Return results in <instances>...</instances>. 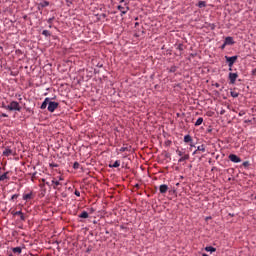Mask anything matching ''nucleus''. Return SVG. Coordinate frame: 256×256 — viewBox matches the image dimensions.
I'll return each instance as SVG.
<instances>
[{"label":"nucleus","instance_id":"nucleus-18","mask_svg":"<svg viewBox=\"0 0 256 256\" xmlns=\"http://www.w3.org/2000/svg\"><path fill=\"white\" fill-rule=\"evenodd\" d=\"M205 251H207L209 253H215V251H217V249L215 247H212V246H207L205 248Z\"/></svg>","mask_w":256,"mask_h":256},{"label":"nucleus","instance_id":"nucleus-40","mask_svg":"<svg viewBox=\"0 0 256 256\" xmlns=\"http://www.w3.org/2000/svg\"><path fill=\"white\" fill-rule=\"evenodd\" d=\"M227 45L228 44H225V42H224V44L221 46V49H223L224 47H227Z\"/></svg>","mask_w":256,"mask_h":256},{"label":"nucleus","instance_id":"nucleus-12","mask_svg":"<svg viewBox=\"0 0 256 256\" xmlns=\"http://www.w3.org/2000/svg\"><path fill=\"white\" fill-rule=\"evenodd\" d=\"M185 161H189V154H184V156L180 157L178 163H183Z\"/></svg>","mask_w":256,"mask_h":256},{"label":"nucleus","instance_id":"nucleus-47","mask_svg":"<svg viewBox=\"0 0 256 256\" xmlns=\"http://www.w3.org/2000/svg\"><path fill=\"white\" fill-rule=\"evenodd\" d=\"M42 183H45V179H42Z\"/></svg>","mask_w":256,"mask_h":256},{"label":"nucleus","instance_id":"nucleus-11","mask_svg":"<svg viewBox=\"0 0 256 256\" xmlns=\"http://www.w3.org/2000/svg\"><path fill=\"white\" fill-rule=\"evenodd\" d=\"M3 155L5 157H9L10 155H13V150L9 149V148H5L3 151Z\"/></svg>","mask_w":256,"mask_h":256},{"label":"nucleus","instance_id":"nucleus-36","mask_svg":"<svg viewBox=\"0 0 256 256\" xmlns=\"http://www.w3.org/2000/svg\"><path fill=\"white\" fill-rule=\"evenodd\" d=\"M54 19H55L54 17L49 18V19L47 20V23H49V24L51 25V23H53V20H54Z\"/></svg>","mask_w":256,"mask_h":256},{"label":"nucleus","instance_id":"nucleus-6","mask_svg":"<svg viewBox=\"0 0 256 256\" xmlns=\"http://www.w3.org/2000/svg\"><path fill=\"white\" fill-rule=\"evenodd\" d=\"M228 159H230L232 161V163H241V159L239 158V156H237L235 154H230L228 156Z\"/></svg>","mask_w":256,"mask_h":256},{"label":"nucleus","instance_id":"nucleus-30","mask_svg":"<svg viewBox=\"0 0 256 256\" xmlns=\"http://www.w3.org/2000/svg\"><path fill=\"white\" fill-rule=\"evenodd\" d=\"M18 198H19V194H14L11 197V201H15V199H18Z\"/></svg>","mask_w":256,"mask_h":256},{"label":"nucleus","instance_id":"nucleus-8","mask_svg":"<svg viewBox=\"0 0 256 256\" xmlns=\"http://www.w3.org/2000/svg\"><path fill=\"white\" fill-rule=\"evenodd\" d=\"M198 151H201L202 153H205L206 151V146L205 144H202L197 147V149L193 152V155H197Z\"/></svg>","mask_w":256,"mask_h":256},{"label":"nucleus","instance_id":"nucleus-41","mask_svg":"<svg viewBox=\"0 0 256 256\" xmlns=\"http://www.w3.org/2000/svg\"><path fill=\"white\" fill-rule=\"evenodd\" d=\"M51 167H58L57 164H51Z\"/></svg>","mask_w":256,"mask_h":256},{"label":"nucleus","instance_id":"nucleus-14","mask_svg":"<svg viewBox=\"0 0 256 256\" xmlns=\"http://www.w3.org/2000/svg\"><path fill=\"white\" fill-rule=\"evenodd\" d=\"M29 199H33V192H30L28 194L23 195V200L24 201H29Z\"/></svg>","mask_w":256,"mask_h":256},{"label":"nucleus","instance_id":"nucleus-15","mask_svg":"<svg viewBox=\"0 0 256 256\" xmlns=\"http://www.w3.org/2000/svg\"><path fill=\"white\" fill-rule=\"evenodd\" d=\"M184 143H193V138L191 137V135L184 136Z\"/></svg>","mask_w":256,"mask_h":256},{"label":"nucleus","instance_id":"nucleus-13","mask_svg":"<svg viewBox=\"0 0 256 256\" xmlns=\"http://www.w3.org/2000/svg\"><path fill=\"white\" fill-rule=\"evenodd\" d=\"M9 179V171L4 172L2 175H0V181H5Z\"/></svg>","mask_w":256,"mask_h":256},{"label":"nucleus","instance_id":"nucleus-25","mask_svg":"<svg viewBox=\"0 0 256 256\" xmlns=\"http://www.w3.org/2000/svg\"><path fill=\"white\" fill-rule=\"evenodd\" d=\"M52 183L54 184V189H57V187H59V185H61V183L59 181H55V180H52Z\"/></svg>","mask_w":256,"mask_h":256},{"label":"nucleus","instance_id":"nucleus-44","mask_svg":"<svg viewBox=\"0 0 256 256\" xmlns=\"http://www.w3.org/2000/svg\"><path fill=\"white\" fill-rule=\"evenodd\" d=\"M59 181H63V177H60V178H59Z\"/></svg>","mask_w":256,"mask_h":256},{"label":"nucleus","instance_id":"nucleus-5","mask_svg":"<svg viewBox=\"0 0 256 256\" xmlns=\"http://www.w3.org/2000/svg\"><path fill=\"white\" fill-rule=\"evenodd\" d=\"M126 7H123L121 5L118 6V11H120L121 13V17H123V15H127V11H129V6L127 4H125Z\"/></svg>","mask_w":256,"mask_h":256},{"label":"nucleus","instance_id":"nucleus-31","mask_svg":"<svg viewBox=\"0 0 256 256\" xmlns=\"http://www.w3.org/2000/svg\"><path fill=\"white\" fill-rule=\"evenodd\" d=\"M231 97L237 98V97H239V93L231 92Z\"/></svg>","mask_w":256,"mask_h":256},{"label":"nucleus","instance_id":"nucleus-32","mask_svg":"<svg viewBox=\"0 0 256 256\" xmlns=\"http://www.w3.org/2000/svg\"><path fill=\"white\" fill-rule=\"evenodd\" d=\"M74 195H76V197H81V192H79L78 190H75Z\"/></svg>","mask_w":256,"mask_h":256},{"label":"nucleus","instance_id":"nucleus-46","mask_svg":"<svg viewBox=\"0 0 256 256\" xmlns=\"http://www.w3.org/2000/svg\"><path fill=\"white\" fill-rule=\"evenodd\" d=\"M190 147H195L193 144H190Z\"/></svg>","mask_w":256,"mask_h":256},{"label":"nucleus","instance_id":"nucleus-23","mask_svg":"<svg viewBox=\"0 0 256 256\" xmlns=\"http://www.w3.org/2000/svg\"><path fill=\"white\" fill-rule=\"evenodd\" d=\"M40 7H43L44 9L45 7H49V1L40 2Z\"/></svg>","mask_w":256,"mask_h":256},{"label":"nucleus","instance_id":"nucleus-4","mask_svg":"<svg viewBox=\"0 0 256 256\" xmlns=\"http://www.w3.org/2000/svg\"><path fill=\"white\" fill-rule=\"evenodd\" d=\"M237 77H239V74L232 73V72L229 73V80L231 85H235V82L237 81Z\"/></svg>","mask_w":256,"mask_h":256},{"label":"nucleus","instance_id":"nucleus-7","mask_svg":"<svg viewBox=\"0 0 256 256\" xmlns=\"http://www.w3.org/2000/svg\"><path fill=\"white\" fill-rule=\"evenodd\" d=\"M167 191H169V186H167V184H162L159 187V192L163 195L165 193H167Z\"/></svg>","mask_w":256,"mask_h":256},{"label":"nucleus","instance_id":"nucleus-38","mask_svg":"<svg viewBox=\"0 0 256 256\" xmlns=\"http://www.w3.org/2000/svg\"><path fill=\"white\" fill-rule=\"evenodd\" d=\"M220 115H225V109H222V110L220 111Z\"/></svg>","mask_w":256,"mask_h":256},{"label":"nucleus","instance_id":"nucleus-9","mask_svg":"<svg viewBox=\"0 0 256 256\" xmlns=\"http://www.w3.org/2000/svg\"><path fill=\"white\" fill-rule=\"evenodd\" d=\"M51 98L47 97L44 99L43 103L40 106V109H47V105H49Z\"/></svg>","mask_w":256,"mask_h":256},{"label":"nucleus","instance_id":"nucleus-33","mask_svg":"<svg viewBox=\"0 0 256 256\" xmlns=\"http://www.w3.org/2000/svg\"><path fill=\"white\" fill-rule=\"evenodd\" d=\"M37 9H38V11H43V7H41V3H38V5H37Z\"/></svg>","mask_w":256,"mask_h":256},{"label":"nucleus","instance_id":"nucleus-39","mask_svg":"<svg viewBox=\"0 0 256 256\" xmlns=\"http://www.w3.org/2000/svg\"><path fill=\"white\" fill-rule=\"evenodd\" d=\"M1 117H9V115H7L6 113H2Z\"/></svg>","mask_w":256,"mask_h":256},{"label":"nucleus","instance_id":"nucleus-34","mask_svg":"<svg viewBox=\"0 0 256 256\" xmlns=\"http://www.w3.org/2000/svg\"><path fill=\"white\" fill-rule=\"evenodd\" d=\"M73 168L74 169H79V162H75L74 165H73Z\"/></svg>","mask_w":256,"mask_h":256},{"label":"nucleus","instance_id":"nucleus-16","mask_svg":"<svg viewBox=\"0 0 256 256\" xmlns=\"http://www.w3.org/2000/svg\"><path fill=\"white\" fill-rule=\"evenodd\" d=\"M109 167L111 168L121 167V161L116 160L113 164H110Z\"/></svg>","mask_w":256,"mask_h":256},{"label":"nucleus","instance_id":"nucleus-19","mask_svg":"<svg viewBox=\"0 0 256 256\" xmlns=\"http://www.w3.org/2000/svg\"><path fill=\"white\" fill-rule=\"evenodd\" d=\"M203 124V117H200L195 122V127H199V125Z\"/></svg>","mask_w":256,"mask_h":256},{"label":"nucleus","instance_id":"nucleus-28","mask_svg":"<svg viewBox=\"0 0 256 256\" xmlns=\"http://www.w3.org/2000/svg\"><path fill=\"white\" fill-rule=\"evenodd\" d=\"M175 71H177V66H172L170 68V73H175Z\"/></svg>","mask_w":256,"mask_h":256},{"label":"nucleus","instance_id":"nucleus-22","mask_svg":"<svg viewBox=\"0 0 256 256\" xmlns=\"http://www.w3.org/2000/svg\"><path fill=\"white\" fill-rule=\"evenodd\" d=\"M198 7H199L200 9H203V7H207V4L205 3V1H199V2H198Z\"/></svg>","mask_w":256,"mask_h":256},{"label":"nucleus","instance_id":"nucleus-21","mask_svg":"<svg viewBox=\"0 0 256 256\" xmlns=\"http://www.w3.org/2000/svg\"><path fill=\"white\" fill-rule=\"evenodd\" d=\"M176 153H177V155H178L180 158H181V157H184L185 155H187L186 152H183V151H181V150H179V149L176 150Z\"/></svg>","mask_w":256,"mask_h":256},{"label":"nucleus","instance_id":"nucleus-17","mask_svg":"<svg viewBox=\"0 0 256 256\" xmlns=\"http://www.w3.org/2000/svg\"><path fill=\"white\" fill-rule=\"evenodd\" d=\"M80 219H89V213L87 211H83L80 215H79Z\"/></svg>","mask_w":256,"mask_h":256},{"label":"nucleus","instance_id":"nucleus-29","mask_svg":"<svg viewBox=\"0 0 256 256\" xmlns=\"http://www.w3.org/2000/svg\"><path fill=\"white\" fill-rule=\"evenodd\" d=\"M243 167L247 168L249 167V165H251V163H249V161H245L242 163Z\"/></svg>","mask_w":256,"mask_h":256},{"label":"nucleus","instance_id":"nucleus-1","mask_svg":"<svg viewBox=\"0 0 256 256\" xmlns=\"http://www.w3.org/2000/svg\"><path fill=\"white\" fill-rule=\"evenodd\" d=\"M4 109H7L8 111H21V105H19V102L12 101L9 105L4 106Z\"/></svg>","mask_w":256,"mask_h":256},{"label":"nucleus","instance_id":"nucleus-20","mask_svg":"<svg viewBox=\"0 0 256 256\" xmlns=\"http://www.w3.org/2000/svg\"><path fill=\"white\" fill-rule=\"evenodd\" d=\"M12 251H13V253H17V255H21L22 249H21V247H15L12 249Z\"/></svg>","mask_w":256,"mask_h":256},{"label":"nucleus","instance_id":"nucleus-43","mask_svg":"<svg viewBox=\"0 0 256 256\" xmlns=\"http://www.w3.org/2000/svg\"><path fill=\"white\" fill-rule=\"evenodd\" d=\"M120 3H125V0H120Z\"/></svg>","mask_w":256,"mask_h":256},{"label":"nucleus","instance_id":"nucleus-3","mask_svg":"<svg viewBox=\"0 0 256 256\" xmlns=\"http://www.w3.org/2000/svg\"><path fill=\"white\" fill-rule=\"evenodd\" d=\"M226 63H228V67H233L235 65V61H237L238 57L237 56H225Z\"/></svg>","mask_w":256,"mask_h":256},{"label":"nucleus","instance_id":"nucleus-10","mask_svg":"<svg viewBox=\"0 0 256 256\" xmlns=\"http://www.w3.org/2000/svg\"><path fill=\"white\" fill-rule=\"evenodd\" d=\"M224 43L225 45H235V41H233V37L231 36L226 37Z\"/></svg>","mask_w":256,"mask_h":256},{"label":"nucleus","instance_id":"nucleus-37","mask_svg":"<svg viewBox=\"0 0 256 256\" xmlns=\"http://www.w3.org/2000/svg\"><path fill=\"white\" fill-rule=\"evenodd\" d=\"M36 176H37V172H34V173L32 174V181L35 179Z\"/></svg>","mask_w":256,"mask_h":256},{"label":"nucleus","instance_id":"nucleus-27","mask_svg":"<svg viewBox=\"0 0 256 256\" xmlns=\"http://www.w3.org/2000/svg\"><path fill=\"white\" fill-rule=\"evenodd\" d=\"M22 214H23L22 211L12 212V215H13L14 217H17V215L20 217Z\"/></svg>","mask_w":256,"mask_h":256},{"label":"nucleus","instance_id":"nucleus-35","mask_svg":"<svg viewBox=\"0 0 256 256\" xmlns=\"http://www.w3.org/2000/svg\"><path fill=\"white\" fill-rule=\"evenodd\" d=\"M20 219L22 220V221H25L27 218L25 217V214H23V212H22V214H21V216H20Z\"/></svg>","mask_w":256,"mask_h":256},{"label":"nucleus","instance_id":"nucleus-24","mask_svg":"<svg viewBox=\"0 0 256 256\" xmlns=\"http://www.w3.org/2000/svg\"><path fill=\"white\" fill-rule=\"evenodd\" d=\"M125 151H131V146L130 147H122L120 148L121 153H125Z\"/></svg>","mask_w":256,"mask_h":256},{"label":"nucleus","instance_id":"nucleus-42","mask_svg":"<svg viewBox=\"0 0 256 256\" xmlns=\"http://www.w3.org/2000/svg\"><path fill=\"white\" fill-rule=\"evenodd\" d=\"M229 71H233V67H229Z\"/></svg>","mask_w":256,"mask_h":256},{"label":"nucleus","instance_id":"nucleus-2","mask_svg":"<svg viewBox=\"0 0 256 256\" xmlns=\"http://www.w3.org/2000/svg\"><path fill=\"white\" fill-rule=\"evenodd\" d=\"M59 107V103L58 102H53L50 100L49 104H48V111L50 113H55V110Z\"/></svg>","mask_w":256,"mask_h":256},{"label":"nucleus","instance_id":"nucleus-45","mask_svg":"<svg viewBox=\"0 0 256 256\" xmlns=\"http://www.w3.org/2000/svg\"><path fill=\"white\" fill-rule=\"evenodd\" d=\"M45 185H48V187H49V182H45Z\"/></svg>","mask_w":256,"mask_h":256},{"label":"nucleus","instance_id":"nucleus-26","mask_svg":"<svg viewBox=\"0 0 256 256\" xmlns=\"http://www.w3.org/2000/svg\"><path fill=\"white\" fill-rule=\"evenodd\" d=\"M42 35H44L45 37H49V35H51V32H49V30H43Z\"/></svg>","mask_w":256,"mask_h":256}]
</instances>
